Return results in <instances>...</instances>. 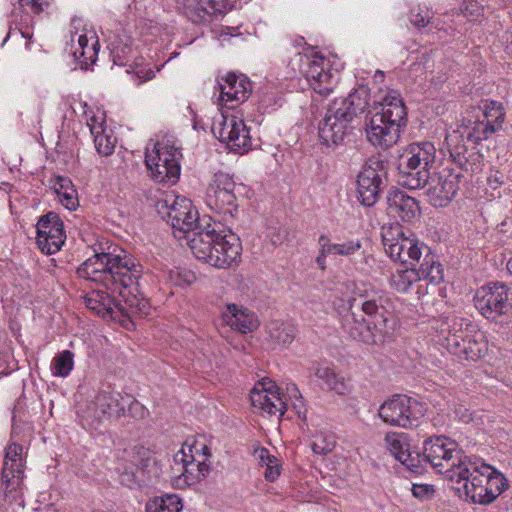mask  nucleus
Returning <instances> with one entry per match:
<instances>
[{"label":"nucleus","instance_id":"obj_10","mask_svg":"<svg viewBox=\"0 0 512 512\" xmlns=\"http://www.w3.org/2000/svg\"><path fill=\"white\" fill-rule=\"evenodd\" d=\"M299 61V71L311 88L323 97L328 96L339 79L338 71L332 69L331 61L314 47H307Z\"/></svg>","mask_w":512,"mask_h":512},{"label":"nucleus","instance_id":"obj_59","mask_svg":"<svg viewBox=\"0 0 512 512\" xmlns=\"http://www.w3.org/2000/svg\"><path fill=\"white\" fill-rule=\"evenodd\" d=\"M22 36L27 37V38H28V37H30V36H29L28 34H26V33H22Z\"/></svg>","mask_w":512,"mask_h":512},{"label":"nucleus","instance_id":"obj_30","mask_svg":"<svg viewBox=\"0 0 512 512\" xmlns=\"http://www.w3.org/2000/svg\"><path fill=\"white\" fill-rule=\"evenodd\" d=\"M6 461L0 477V506L6 508L13 503L22 505V473L9 472Z\"/></svg>","mask_w":512,"mask_h":512},{"label":"nucleus","instance_id":"obj_32","mask_svg":"<svg viewBox=\"0 0 512 512\" xmlns=\"http://www.w3.org/2000/svg\"><path fill=\"white\" fill-rule=\"evenodd\" d=\"M88 126L94 137L97 152L103 156L111 155L115 148L116 138L113 131L104 126V118L93 116L88 120Z\"/></svg>","mask_w":512,"mask_h":512},{"label":"nucleus","instance_id":"obj_4","mask_svg":"<svg viewBox=\"0 0 512 512\" xmlns=\"http://www.w3.org/2000/svg\"><path fill=\"white\" fill-rule=\"evenodd\" d=\"M464 466L452 484L474 504L489 505L509 488L505 475L481 459L471 457Z\"/></svg>","mask_w":512,"mask_h":512},{"label":"nucleus","instance_id":"obj_46","mask_svg":"<svg viewBox=\"0 0 512 512\" xmlns=\"http://www.w3.org/2000/svg\"><path fill=\"white\" fill-rule=\"evenodd\" d=\"M170 280L175 286H189L195 283L196 275L190 270H172L170 271Z\"/></svg>","mask_w":512,"mask_h":512},{"label":"nucleus","instance_id":"obj_35","mask_svg":"<svg viewBox=\"0 0 512 512\" xmlns=\"http://www.w3.org/2000/svg\"><path fill=\"white\" fill-rule=\"evenodd\" d=\"M384 441L387 449L396 460L400 462L409 459V444L404 433L388 432Z\"/></svg>","mask_w":512,"mask_h":512},{"label":"nucleus","instance_id":"obj_14","mask_svg":"<svg viewBox=\"0 0 512 512\" xmlns=\"http://www.w3.org/2000/svg\"><path fill=\"white\" fill-rule=\"evenodd\" d=\"M473 300L479 313L489 320L496 321L512 311V289L505 283L491 282L479 287Z\"/></svg>","mask_w":512,"mask_h":512},{"label":"nucleus","instance_id":"obj_41","mask_svg":"<svg viewBox=\"0 0 512 512\" xmlns=\"http://www.w3.org/2000/svg\"><path fill=\"white\" fill-rule=\"evenodd\" d=\"M422 278L429 279L432 283H439L443 280V270L440 263L434 260V256L427 253L420 268L417 270Z\"/></svg>","mask_w":512,"mask_h":512},{"label":"nucleus","instance_id":"obj_58","mask_svg":"<svg viewBox=\"0 0 512 512\" xmlns=\"http://www.w3.org/2000/svg\"><path fill=\"white\" fill-rule=\"evenodd\" d=\"M507 50L509 51V53L512 54V40L509 42V44L507 45Z\"/></svg>","mask_w":512,"mask_h":512},{"label":"nucleus","instance_id":"obj_26","mask_svg":"<svg viewBox=\"0 0 512 512\" xmlns=\"http://www.w3.org/2000/svg\"><path fill=\"white\" fill-rule=\"evenodd\" d=\"M381 167L379 162L367 163L358 175V198L365 206L374 205L379 198L382 185Z\"/></svg>","mask_w":512,"mask_h":512},{"label":"nucleus","instance_id":"obj_50","mask_svg":"<svg viewBox=\"0 0 512 512\" xmlns=\"http://www.w3.org/2000/svg\"><path fill=\"white\" fill-rule=\"evenodd\" d=\"M461 12L466 18L477 20L483 14V7L475 0H467L463 3Z\"/></svg>","mask_w":512,"mask_h":512},{"label":"nucleus","instance_id":"obj_20","mask_svg":"<svg viewBox=\"0 0 512 512\" xmlns=\"http://www.w3.org/2000/svg\"><path fill=\"white\" fill-rule=\"evenodd\" d=\"M172 469V484L177 489H185L202 481L209 473L207 462L195 461L190 454L178 451L174 455Z\"/></svg>","mask_w":512,"mask_h":512},{"label":"nucleus","instance_id":"obj_2","mask_svg":"<svg viewBox=\"0 0 512 512\" xmlns=\"http://www.w3.org/2000/svg\"><path fill=\"white\" fill-rule=\"evenodd\" d=\"M349 305L350 308L360 306L367 317L362 321L353 319L352 323L345 325L351 337L366 344L378 345L392 341L396 321L391 312V299L384 291L376 289L371 284H357Z\"/></svg>","mask_w":512,"mask_h":512},{"label":"nucleus","instance_id":"obj_36","mask_svg":"<svg viewBox=\"0 0 512 512\" xmlns=\"http://www.w3.org/2000/svg\"><path fill=\"white\" fill-rule=\"evenodd\" d=\"M315 376L324 381L330 390L343 395L347 392V385L344 377L335 373V371L329 366L318 365L314 371Z\"/></svg>","mask_w":512,"mask_h":512},{"label":"nucleus","instance_id":"obj_5","mask_svg":"<svg viewBox=\"0 0 512 512\" xmlns=\"http://www.w3.org/2000/svg\"><path fill=\"white\" fill-rule=\"evenodd\" d=\"M369 105V89L360 86L347 97L335 99L319 123V138L327 146L338 145L344 140L349 123L363 114Z\"/></svg>","mask_w":512,"mask_h":512},{"label":"nucleus","instance_id":"obj_23","mask_svg":"<svg viewBox=\"0 0 512 512\" xmlns=\"http://www.w3.org/2000/svg\"><path fill=\"white\" fill-rule=\"evenodd\" d=\"M36 232L37 245L46 254L58 252L66 239L63 222L54 212H49L39 219Z\"/></svg>","mask_w":512,"mask_h":512},{"label":"nucleus","instance_id":"obj_9","mask_svg":"<svg viewBox=\"0 0 512 512\" xmlns=\"http://www.w3.org/2000/svg\"><path fill=\"white\" fill-rule=\"evenodd\" d=\"M471 457L464 455L455 441L437 436L424 442L423 460L430 463L446 480L453 483L460 468L465 467Z\"/></svg>","mask_w":512,"mask_h":512},{"label":"nucleus","instance_id":"obj_47","mask_svg":"<svg viewBox=\"0 0 512 512\" xmlns=\"http://www.w3.org/2000/svg\"><path fill=\"white\" fill-rule=\"evenodd\" d=\"M432 18V12L425 7L418 6L410 13V21L417 27H426Z\"/></svg>","mask_w":512,"mask_h":512},{"label":"nucleus","instance_id":"obj_22","mask_svg":"<svg viewBox=\"0 0 512 512\" xmlns=\"http://www.w3.org/2000/svg\"><path fill=\"white\" fill-rule=\"evenodd\" d=\"M250 400L254 408L269 415L281 417L286 411V403L279 387L269 378H263L255 383L250 392Z\"/></svg>","mask_w":512,"mask_h":512},{"label":"nucleus","instance_id":"obj_34","mask_svg":"<svg viewBox=\"0 0 512 512\" xmlns=\"http://www.w3.org/2000/svg\"><path fill=\"white\" fill-rule=\"evenodd\" d=\"M53 189L63 206L69 210L76 209L78 206L77 192L69 178L57 176L53 181Z\"/></svg>","mask_w":512,"mask_h":512},{"label":"nucleus","instance_id":"obj_54","mask_svg":"<svg viewBox=\"0 0 512 512\" xmlns=\"http://www.w3.org/2000/svg\"><path fill=\"white\" fill-rule=\"evenodd\" d=\"M293 45H294L296 48H298V47H303V50H302L301 52H298L299 57H301V56L304 54L305 49L308 47V46H306V42H305L304 38H303V37H301V36H298V37H296V38L294 39V41H293Z\"/></svg>","mask_w":512,"mask_h":512},{"label":"nucleus","instance_id":"obj_56","mask_svg":"<svg viewBox=\"0 0 512 512\" xmlns=\"http://www.w3.org/2000/svg\"><path fill=\"white\" fill-rule=\"evenodd\" d=\"M286 236H287V232L284 230L282 237H280V235H279V236H277V239H272V241L274 244H280V243H282L283 239L286 238Z\"/></svg>","mask_w":512,"mask_h":512},{"label":"nucleus","instance_id":"obj_18","mask_svg":"<svg viewBox=\"0 0 512 512\" xmlns=\"http://www.w3.org/2000/svg\"><path fill=\"white\" fill-rule=\"evenodd\" d=\"M213 133L232 151L243 154L251 146L249 130L242 117L221 114V121L214 123Z\"/></svg>","mask_w":512,"mask_h":512},{"label":"nucleus","instance_id":"obj_16","mask_svg":"<svg viewBox=\"0 0 512 512\" xmlns=\"http://www.w3.org/2000/svg\"><path fill=\"white\" fill-rule=\"evenodd\" d=\"M165 204L169 209L167 218L174 230L175 237L186 239L189 246L192 234H197L199 231L197 230L198 211L191 200L183 196H175L171 203L166 199Z\"/></svg>","mask_w":512,"mask_h":512},{"label":"nucleus","instance_id":"obj_6","mask_svg":"<svg viewBox=\"0 0 512 512\" xmlns=\"http://www.w3.org/2000/svg\"><path fill=\"white\" fill-rule=\"evenodd\" d=\"M374 110L367 129L368 140L373 145L389 147L398 140L405 121L404 102L397 91H390Z\"/></svg>","mask_w":512,"mask_h":512},{"label":"nucleus","instance_id":"obj_38","mask_svg":"<svg viewBox=\"0 0 512 512\" xmlns=\"http://www.w3.org/2000/svg\"><path fill=\"white\" fill-rule=\"evenodd\" d=\"M420 280V274L416 269H397L391 276L390 284L398 292L405 293Z\"/></svg>","mask_w":512,"mask_h":512},{"label":"nucleus","instance_id":"obj_12","mask_svg":"<svg viewBox=\"0 0 512 512\" xmlns=\"http://www.w3.org/2000/svg\"><path fill=\"white\" fill-rule=\"evenodd\" d=\"M425 407L417 399L406 395H394L379 407V417L390 426L411 428L425 414Z\"/></svg>","mask_w":512,"mask_h":512},{"label":"nucleus","instance_id":"obj_33","mask_svg":"<svg viewBox=\"0 0 512 512\" xmlns=\"http://www.w3.org/2000/svg\"><path fill=\"white\" fill-rule=\"evenodd\" d=\"M254 457L263 471L264 478L269 482H274L281 474L280 461L272 455L268 449L259 447L254 450Z\"/></svg>","mask_w":512,"mask_h":512},{"label":"nucleus","instance_id":"obj_44","mask_svg":"<svg viewBox=\"0 0 512 512\" xmlns=\"http://www.w3.org/2000/svg\"><path fill=\"white\" fill-rule=\"evenodd\" d=\"M22 451V446L16 443H12L7 447L4 463L8 461L9 472L22 473Z\"/></svg>","mask_w":512,"mask_h":512},{"label":"nucleus","instance_id":"obj_42","mask_svg":"<svg viewBox=\"0 0 512 512\" xmlns=\"http://www.w3.org/2000/svg\"><path fill=\"white\" fill-rule=\"evenodd\" d=\"M310 446L313 453L326 455L334 449L335 438L327 431L317 430L311 436Z\"/></svg>","mask_w":512,"mask_h":512},{"label":"nucleus","instance_id":"obj_29","mask_svg":"<svg viewBox=\"0 0 512 512\" xmlns=\"http://www.w3.org/2000/svg\"><path fill=\"white\" fill-rule=\"evenodd\" d=\"M184 14L193 23L206 22L225 10V0H179Z\"/></svg>","mask_w":512,"mask_h":512},{"label":"nucleus","instance_id":"obj_31","mask_svg":"<svg viewBox=\"0 0 512 512\" xmlns=\"http://www.w3.org/2000/svg\"><path fill=\"white\" fill-rule=\"evenodd\" d=\"M222 317L228 326L242 334L252 332L259 326L258 318L253 312L236 304H228Z\"/></svg>","mask_w":512,"mask_h":512},{"label":"nucleus","instance_id":"obj_15","mask_svg":"<svg viewBox=\"0 0 512 512\" xmlns=\"http://www.w3.org/2000/svg\"><path fill=\"white\" fill-rule=\"evenodd\" d=\"M382 238L386 253L401 263L418 261L423 251H428L415 235L410 231L405 233L399 226L383 230Z\"/></svg>","mask_w":512,"mask_h":512},{"label":"nucleus","instance_id":"obj_55","mask_svg":"<svg viewBox=\"0 0 512 512\" xmlns=\"http://www.w3.org/2000/svg\"><path fill=\"white\" fill-rule=\"evenodd\" d=\"M384 78H385V75H384V72L383 71H380V70H377L374 74V81L379 83V82H383L384 81Z\"/></svg>","mask_w":512,"mask_h":512},{"label":"nucleus","instance_id":"obj_52","mask_svg":"<svg viewBox=\"0 0 512 512\" xmlns=\"http://www.w3.org/2000/svg\"><path fill=\"white\" fill-rule=\"evenodd\" d=\"M422 461L421 456L419 454H416L413 456L409 452V459L407 461H400L403 465H405L409 470L418 472L420 469V462Z\"/></svg>","mask_w":512,"mask_h":512},{"label":"nucleus","instance_id":"obj_27","mask_svg":"<svg viewBox=\"0 0 512 512\" xmlns=\"http://www.w3.org/2000/svg\"><path fill=\"white\" fill-rule=\"evenodd\" d=\"M387 213L404 222H412L420 216L418 201L404 191L392 189L387 196Z\"/></svg>","mask_w":512,"mask_h":512},{"label":"nucleus","instance_id":"obj_53","mask_svg":"<svg viewBox=\"0 0 512 512\" xmlns=\"http://www.w3.org/2000/svg\"><path fill=\"white\" fill-rule=\"evenodd\" d=\"M135 74L137 75L138 78L142 79V81L150 80L155 75L154 71L151 69L145 71L143 69H139L135 71Z\"/></svg>","mask_w":512,"mask_h":512},{"label":"nucleus","instance_id":"obj_3","mask_svg":"<svg viewBox=\"0 0 512 512\" xmlns=\"http://www.w3.org/2000/svg\"><path fill=\"white\" fill-rule=\"evenodd\" d=\"M192 235L189 248L198 260L219 269L231 268L240 260V238L230 229H224L221 224H208Z\"/></svg>","mask_w":512,"mask_h":512},{"label":"nucleus","instance_id":"obj_1","mask_svg":"<svg viewBox=\"0 0 512 512\" xmlns=\"http://www.w3.org/2000/svg\"><path fill=\"white\" fill-rule=\"evenodd\" d=\"M81 278L102 285L107 291L94 290L84 298L88 309L97 315L129 319L150 314L151 305L141 291L143 267L129 255L96 253L77 270Z\"/></svg>","mask_w":512,"mask_h":512},{"label":"nucleus","instance_id":"obj_13","mask_svg":"<svg viewBox=\"0 0 512 512\" xmlns=\"http://www.w3.org/2000/svg\"><path fill=\"white\" fill-rule=\"evenodd\" d=\"M504 120L505 110L501 102L483 100L473 119H467V138L475 143L487 140L502 129Z\"/></svg>","mask_w":512,"mask_h":512},{"label":"nucleus","instance_id":"obj_8","mask_svg":"<svg viewBox=\"0 0 512 512\" xmlns=\"http://www.w3.org/2000/svg\"><path fill=\"white\" fill-rule=\"evenodd\" d=\"M436 148L428 141L407 145L398 158V183L408 189L421 188L435 162Z\"/></svg>","mask_w":512,"mask_h":512},{"label":"nucleus","instance_id":"obj_24","mask_svg":"<svg viewBox=\"0 0 512 512\" xmlns=\"http://www.w3.org/2000/svg\"><path fill=\"white\" fill-rule=\"evenodd\" d=\"M219 101L229 109L245 102L252 92L249 79L243 74L227 73L218 80Z\"/></svg>","mask_w":512,"mask_h":512},{"label":"nucleus","instance_id":"obj_49","mask_svg":"<svg viewBox=\"0 0 512 512\" xmlns=\"http://www.w3.org/2000/svg\"><path fill=\"white\" fill-rule=\"evenodd\" d=\"M111 46L114 63L118 65H125L126 63L124 62V59L132 52L131 46L127 43L120 44L117 42L111 43Z\"/></svg>","mask_w":512,"mask_h":512},{"label":"nucleus","instance_id":"obj_7","mask_svg":"<svg viewBox=\"0 0 512 512\" xmlns=\"http://www.w3.org/2000/svg\"><path fill=\"white\" fill-rule=\"evenodd\" d=\"M440 333L442 345L460 359L476 361L487 353L484 333L463 318L454 317L443 323Z\"/></svg>","mask_w":512,"mask_h":512},{"label":"nucleus","instance_id":"obj_43","mask_svg":"<svg viewBox=\"0 0 512 512\" xmlns=\"http://www.w3.org/2000/svg\"><path fill=\"white\" fill-rule=\"evenodd\" d=\"M74 355L69 350H64L56 355L51 363V371L54 376L67 377L74 366Z\"/></svg>","mask_w":512,"mask_h":512},{"label":"nucleus","instance_id":"obj_37","mask_svg":"<svg viewBox=\"0 0 512 512\" xmlns=\"http://www.w3.org/2000/svg\"><path fill=\"white\" fill-rule=\"evenodd\" d=\"M269 337L272 343L282 346L291 344L295 337V329L292 325L274 321L268 326Z\"/></svg>","mask_w":512,"mask_h":512},{"label":"nucleus","instance_id":"obj_48","mask_svg":"<svg viewBox=\"0 0 512 512\" xmlns=\"http://www.w3.org/2000/svg\"><path fill=\"white\" fill-rule=\"evenodd\" d=\"M19 2L25 12L33 14L46 11L51 4V0H19Z\"/></svg>","mask_w":512,"mask_h":512},{"label":"nucleus","instance_id":"obj_39","mask_svg":"<svg viewBox=\"0 0 512 512\" xmlns=\"http://www.w3.org/2000/svg\"><path fill=\"white\" fill-rule=\"evenodd\" d=\"M179 451H184L186 455L190 454L195 461L207 462L211 456L206 440L202 436L187 439Z\"/></svg>","mask_w":512,"mask_h":512},{"label":"nucleus","instance_id":"obj_25","mask_svg":"<svg viewBox=\"0 0 512 512\" xmlns=\"http://www.w3.org/2000/svg\"><path fill=\"white\" fill-rule=\"evenodd\" d=\"M81 20H73L71 32V48L76 61L82 66L94 63L98 54V40L95 32L83 26L80 29Z\"/></svg>","mask_w":512,"mask_h":512},{"label":"nucleus","instance_id":"obj_19","mask_svg":"<svg viewBox=\"0 0 512 512\" xmlns=\"http://www.w3.org/2000/svg\"><path fill=\"white\" fill-rule=\"evenodd\" d=\"M123 414L124 405L120 403V394L102 391L86 405L81 417L88 425L95 426Z\"/></svg>","mask_w":512,"mask_h":512},{"label":"nucleus","instance_id":"obj_17","mask_svg":"<svg viewBox=\"0 0 512 512\" xmlns=\"http://www.w3.org/2000/svg\"><path fill=\"white\" fill-rule=\"evenodd\" d=\"M235 182L224 172L214 174L206 192V204L216 213L233 217L237 211Z\"/></svg>","mask_w":512,"mask_h":512},{"label":"nucleus","instance_id":"obj_21","mask_svg":"<svg viewBox=\"0 0 512 512\" xmlns=\"http://www.w3.org/2000/svg\"><path fill=\"white\" fill-rule=\"evenodd\" d=\"M458 175L452 173L448 169H442L441 171L431 175L429 172V178L421 188H425V195L434 207H445L454 198L458 191Z\"/></svg>","mask_w":512,"mask_h":512},{"label":"nucleus","instance_id":"obj_28","mask_svg":"<svg viewBox=\"0 0 512 512\" xmlns=\"http://www.w3.org/2000/svg\"><path fill=\"white\" fill-rule=\"evenodd\" d=\"M319 254L316 258L318 267L322 270L326 269V257L330 255L350 257L362 248L359 239H349L340 243H331L329 237L321 235L318 239Z\"/></svg>","mask_w":512,"mask_h":512},{"label":"nucleus","instance_id":"obj_45","mask_svg":"<svg viewBox=\"0 0 512 512\" xmlns=\"http://www.w3.org/2000/svg\"><path fill=\"white\" fill-rule=\"evenodd\" d=\"M120 403L123 404L124 407L128 405V414L133 418L142 419L148 414V410L143 404L129 396L122 397L120 395Z\"/></svg>","mask_w":512,"mask_h":512},{"label":"nucleus","instance_id":"obj_51","mask_svg":"<svg viewBox=\"0 0 512 512\" xmlns=\"http://www.w3.org/2000/svg\"><path fill=\"white\" fill-rule=\"evenodd\" d=\"M434 492V487L429 484H414L412 487L413 495L421 500L430 499Z\"/></svg>","mask_w":512,"mask_h":512},{"label":"nucleus","instance_id":"obj_40","mask_svg":"<svg viewBox=\"0 0 512 512\" xmlns=\"http://www.w3.org/2000/svg\"><path fill=\"white\" fill-rule=\"evenodd\" d=\"M146 510L147 512H180L182 501L178 495L169 494L149 502Z\"/></svg>","mask_w":512,"mask_h":512},{"label":"nucleus","instance_id":"obj_57","mask_svg":"<svg viewBox=\"0 0 512 512\" xmlns=\"http://www.w3.org/2000/svg\"><path fill=\"white\" fill-rule=\"evenodd\" d=\"M506 268L510 274H512V258L507 262Z\"/></svg>","mask_w":512,"mask_h":512},{"label":"nucleus","instance_id":"obj_11","mask_svg":"<svg viewBox=\"0 0 512 512\" xmlns=\"http://www.w3.org/2000/svg\"><path fill=\"white\" fill-rule=\"evenodd\" d=\"M180 157L179 149L168 140L157 141L151 148L147 147L145 163L152 179L174 184L180 176Z\"/></svg>","mask_w":512,"mask_h":512}]
</instances>
